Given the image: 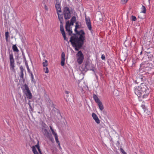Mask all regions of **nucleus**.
<instances>
[{
    "label": "nucleus",
    "instance_id": "nucleus-27",
    "mask_svg": "<svg viewBox=\"0 0 154 154\" xmlns=\"http://www.w3.org/2000/svg\"><path fill=\"white\" fill-rule=\"evenodd\" d=\"M82 82L81 81H79V83L78 84L79 86V87L81 88H82L83 87V86H82Z\"/></svg>",
    "mask_w": 154,
    "mask_h": 154
},
{
    "label": "nucleus",
    "instance_id": "nucleus-2",
    "mask_svg": "<svg viewBox=\"0 0 154 154\" xmlns=\"http://www.w3.org/2000/svg\"><path fill=\"white\" fill-rule=\"evenodd\" d=\"M141 96L143 98H146L149 95V91L147 86L144 83H142L140 85Z\"/></svg>",
    "mask_w": 154,
    "mask_h": 154
},
{
    "label": "nucleus",
    "instance_id": "nucleus-1",
    "mask_svg": "<svg viewBox=\"0 0 154 154\" xmlns=\"http://www.w3.org/2000/svg\"><path fill=\"white\" fill-rule=\"evenodd\" d=\"M76 25L74 31L77 34H74L70 38V42H71L72 46L75 48V51H78L82 47L85 39V32L81 30L78 31L77 29L81 28L82 27L81 23L78 22L75 23Z\"/></svg>",
    "mask_w": 154,
    "mask_h": 154
},
{
    "label": "nucleus",
    "instance_id": "nucleus-22",
    "mask_svg": "<svg viewBox=\"0 0 154 154\" xmlns=\"http://www.w3.org/2000/svg\"><path fill=\"white\" fill-rule=\"evenodd\" d=\"M47 137L49 138V139L51 141V142H52V143L54 142V140L51 134L49 135Z\"/></svg>",
    "mask_w": 154,
    "mask_h": 154
},
{
    "label": "nucleus",
    "instance_id": "nucleus-21",
    "mask_svg": "<svg viewBox=\"0 0 154 154\" xmlns=\"http://www.w3.org/2000/svg\"><path fill=\"white\" fill-rule=\"evenodd\" d=\"M141 12L143 13H144V14L146 13V9L145 7L144 6L142 5V6L141 8Z\"/></svg>",
    "mask_w": 154,
    "mask_h": 154
},
{
    "label": "nucleus",
    "instance_id": "nucleus-37",
    "mask_svg": "<svg viewBox=\"0 0 154 154\" xmlns=\"http://www.w3.org/2000/svg\"><path fill=\"white\" fill-rule=\"evenodd\" d=\"M58 143V146H60V142H59V143Z\"/></svg>",
    "mask_w": 154,
    "mask_h": 154
},
{
    "label": "nucleus",
    "instance_id": "nucleus-19",
    "mask_svg": "<svg viewBox=\"0 0 154 154\" xmlns=\"http://www.w3.org/2000/svg\"><path fill=\"white\" fill-rule=\"evenodd\" d=\"M12 49L14 52H18L19 51L16 45H14L12 46Z\"/></svg>",
    "mask_w": 154,
    "mask_h": 154
},
{
    "label": "nucleus",
    "instance_id": "nucleus-7",
    "mask_svg": "<svg viewBox=\"0 0 154 154\" xmlns=\"http://www.w3.org/2000/svg\"><path fill=\"white\" fill-rule=\"evenodd\" d=\"M63 15L64 18L66 20L70 19L71 17V13L69 8L68 7H65L63 9Z\"/></svg>",
    "mask_w": 154,
    "mask_h": 154
},
{
    "label": "nucleus",
    "instance_id": "nucleus-40",
    "mask_svg": "<svg viewBox=\"0 0 154 154\" xmlns=\"http://www.w3.org/2000/svg\"><path fill=\"white\" fill-rule=\"evenodd\" d=\"M83 83L84 84H85V83L84 82H83Z\"/></svg>",
    "mask_w": 154,
    "mask_h": 154
},
{
    "label": "nucleus",
    "instance_id": "nucleus-23",
    "mask_svg": "<svg viewBox=\"0 0 154 154\" xmlns=\"http://www.w3.org/2000/svg\"><path fill=\"white\" fill-rule=\"evenodd\" d=\"M30 76L31 78L32 81L35 84V80L34 79L33 75L32 73H31L30 74Z\"/></svg>",
    "mask_w": 154,
    "mask_h": 154
},
{
    "label": "nucleus",
    "instance_id": "nucleus-34",
    "mask_svg": "<svg viewBox=\"0 0 154 154\" xmlns=\"http://www.w3.org/2000/svg\"><path fill=\"white\" fill-rule=\"evenodd\" d=\"M44 8L45 9L46 11H48V7L47 6H46L45 5L44 6Z\"/></svg>",
    "mask_w": 154,
    "mask_h": 154
},
{
    "label": "nucleus",
    "instance_id": "nucleus-29",
    "mask_svg": "<svg viewBox=\"0 0 154 154\" xmlns=\"http://www.w3.org/2000/svg\"><path fill=\"white\" fill-rule=\"evenodd\" d=\"M120 150L121 152L123 154H127L122 148H121Z\"/></svg>",
    "mask_w": 154,
    "mask_h": 154
},
{
    "label": "nucleus",
    "instance_id": "nucleus-11",
    "mask_svg": "<svg viewBox=\"0 0 154 154\" xmlns=\"http://www.w3.org/2000/svg\"><path fill=\"white\" fill-rule=\"evenodd\" d=\"M50 128L52 132V134L55 137L56 142L57 143H59L60 141L58 140V137L57 134L54 131L52 126H50Z\"/></svg>",
    "mask_w": 154,
    "mask_h": 154
},
{
    "label": "nucleus",
    "instance_id": "nucleus-14",
    "mask_svg": "<svg viewBox=\"0 0 154 154\" xmlns=\"http://www.w3.org/2000/svg\"><path fill=\"white\" fill-rule=\"evenodd\" d=\"M92 116L95 122L97 124H99L100 122V120L98 118L97 116L94 113L92 114Z\"/></svg>",
    "mask_w": 154,
    "mask_h": 154
},
{
    "label": "nucleus",
    "instance_id": "nucleus-30",
    "mask_svg": "<svg viewBox=\"0 0 154 154\" xmlns=\"http://www.w3.org/2000/svg\"><path fill=\"white\" fill-rule=\"evenodd\" d=\"M128 0H122L121 2L122 4H125L127 2Z\"/></svg>",
    "mask_w": 154,
    "mask_h": 154
},
{
    "label": "nucleus",
    "instance_id": "nucleus-28",
    "mask_svg": "<svg viewBox=\"0 0 154 154\" xmlns=\"http://www.w3.org/2000/svg\"><path fill=\"white\" fill-rule=\"evenodd\" d=\"M131 20L132 21H135L137 20V18L136 17L134 16H131Z\"/></svg>",
    "mask_w": 154,
    "mask_h": 154
},
{
    "label": "nucleus",
    "instance_id": "nucleus-17",
    "mask_svg": "<svg viewBox=\"0 0 154 154\" xmlns=\"http://www.w3.org/2000/svg\"><path fill=\"white\" fill-rule=\"evenodd\" d=\"M76 21V17L75 16H73L71 19L70 22H69V26L73 25L74 23Z\"/></svg>",
    "mask_w": 154,
    "mask_h": 154
},
{
    "label": "nucleus",
    "instance_id": "nucleus-20",
    "mask_svg": "<svg viewBox=\"0 0 154 154\" xmlns=\"http://www.w3.org/2000/svg\"><path fill=\"white\" fill-rule=\"evenodd\" d=\"M43 133L44 134V135L47 137L50 134H49L48 132L46 129L43 130Z\"/></svg>",
    "mask_w": 154,
    "mask_h": 154
},
{
    "label": "nucleus",
    "instance_id": "nucleus-16",
    "mask_svg": "<svg viewBox=\"0 0 154 154\" xmlns=\"http://www.w3.org/2000/svg\"><path fill=\"white\" fill-rule=\"evenodd\" d=\"M55 7L57 13L59 12H61V10L60 8V4H56L55 5Z\"/></svg>",
    "mask_w": 154,
    "mask_h": 154
},
{
    "label": "nucleus",
    "instance_id": "nucleus-31",
    "mask_svg": "<svg viewBox=\"0 0 154 154\" xmlns=\"http://www.w3.org/2000/svg\"><path fill=\"white\" fill-rule=\"evenodd\" d=\"M20 77L21 78H23V72H20Z\"/></svg>",
    "mask_w": 154,
    "mask_h": 154
},
{
    "label": "nucleus",
    "instance_id": "nucleus-8",
    "mask_svg": "<svg viewBox=\"0 0 154 154\" xmlns=\"http://www.w3.org/2000/svg\"><path fill=\"white\" fill-rule=\"evenodd\" d=\"M24 87L26 91L25 94L27 97L29 99L32 98V95L31 93L30 92L28 86L26 84H25L24 85Z\"/></svg>",
    "mask_w": 154,
    "mask_h": 154
},
{
    "label": "nucleus",
    "instance_id": "nucleus-13",
    "mask_svg": "<svg viewBox=\"0 0 154 154\" xmlns=\"http://www.w3.org/2000/svg\"><path fill=\"white\" fill-rule=\"evenodd\" d=\"M60 30L64 40L66 41H68L67 38L66 37L65 33L64 31V29L63 26H62V24H60Z\"/></svg>",
    "mask_w": 154,
    "mask_h": 154
},
{
    "label": "nucleus",
    "instance_id": "nucleus-9",
    "mask_svg": "<svg viewBox=\"0 0 154 154\" xmlns=\"http://www.w3.org/2000/svg\"><path fill=\"white\" fill-rule=\"evenodd\" d=\"M69 22L68 21L66 23L65 28L67 32L70 35H71L72 33V31L71 28L69 26Z\"/></svg>",
    "mask_w": 154,
    "mask_h": 154
},
{
    "label": "nucleus",
    "instance_id": "nucleus-24",
    "mask_svg": "<svg viewBox=\"0 0 154 154\" xmlns=\"http://www.w3.org/2000/svg\"><path fill=\"white\" fill-rule=\"evenodd\" d=\"M42 65L44 67H46L48 65V61L47 60H45L44 62L42 63Z\"/></svg>",
    "mask_w": 154,
    "mask_h": 154
},
{
    "label": "nucleus",
    "instance_id": "nucleus-4",
    "mask_svg": "<svg viewBox=\"0 0 154 154\" xmlns=\"http://www.w3.org/2000/svg\"><path fill=\"white\" fill-rule=\"evenodd\" d=\"M9 58L10 60V69L12 71L15 72V71L14 69V58L13 55L12 53L10 54Z\"/></svg>",
    "mask_w": 154,
    "mask_h": 154
},
{
    "label": "nucleus",
    "instance_id": "nucleus-12",
    "mask_svg": "<svg viewBox=\"0 0 154 154\" xmlns=\"http://www.w3.org/2000/svg\"><path fill=\"white\" fill-rule=\"evenodd\" d=\"M85 21L87 26L88 29L91 31H92L90 19L89 18H85Z\"/></svg>",
    "mask_w": 154,
    "mask_h": 154
},
{
    "label": "nucleus",
    "instance_id": "nucleus-3",
    "mask_svg": "<svg viewBox=\"0 0 154 154\" xmlns=\"http://www.w3.org/2000/svg\"><path fill=\"white\" fill-rule=\"evenodd\" d=\"M76 61L79 64H81L84 59V56L81 51H79L76 55Z\"/></svg>",
    "mask_w": 154,
    "mask_h": 154
},
{
    "label": "nucleus",
    "instance_id": "nucleus-35",
    "mask_svg": "<svg viewBox=\"0 0 154 154\" xmlns=\"http://www.w3.org/2000/svg\"><path fill=\"white\" fill-rule=\"evenodd\" d=\"M141 107L143 109H146L145 106L143 105H142Z\"/></svg>",
    "mask_w": 154,
    "mask_h": 154
},
{
    "label": "nucleus",
    "instance_id": "nucleus-33",
    "mask_svg": "<svg viewBox=\"0 0 154 154\" xmlns=\"http://www.w3.org/2000/svg\"><path fill=\"white\" fill-rule=\"evenodd\" d=\"M101 58V59L103 60H105V56L104 54L102 55Z\"/></svg>",
    "mask_w": 154,
    "mask_h": 154
},
{
    "label": "nucleus",
    "instance_id": "nucleus-25",
    "mask_svg": "<svg viewBox=\"0 0 154 154\" xmlns=\"http://www.w3.org/2000/svg\"><path fill=\"white\" fill-rule=\"evenodd\" d=\"M9 33L8 32H5V39L7 41H8V39L9 37Z\"/></svg>",
    "mask_w": 154,
    "mask_h": 154
},
{
    "label": "nucleus",
    "instance_id": "nucleus-36",
    "mask_svg": "<svg viewBox=\"0 0 154 154\" xmlns=\"http://www.w3.org/2000/svg\"><path fill=\"white\" fill-rule=\"evenodd\" d=\"M65 92V93L67 94H68L69 93V92L68 91H66Z\"/></svg>",
    "mask_w": 154,
    "mask_h": 154
},
{
    "label": "nucleus",
    "instance_id": "nucleus-32",
    "mask_svg": "<svg viewBox=\"0 0 154 154\" xmlns=\"http://www.w3.org/2000/svg\"><path fill=\"white\" fill-rule=\"evenodd\" d=\"M20 72H23L24 69H23V68L22 66H21L20 67Z\"/></svg>",
    "mask_w": 154,
    "mask_h": 154
},
{
    "label": "nucleus",
    "instance_id": "nucleus-5",
    "mask_svg": "<svg viewBox=\"0 0 154 154\" xmlns=\"http://www.w3.org/2000/svg\"><path fill=\"white\" fill-rule=\"evenodd\" d=\"M31 148L32 151L34 154H42L40 146L39 145V142L38 141L37 144L35 146H33Z\"/></svg>",
    "mask_w": 154,
    "mask_h": 154
},
{
    "label": "nucleus",
    "instance_id": "nucleus-15",
    "mask_svg": "<svg viewBox=\"0 0 154 154\" xmlns=\"http://www.w3.org/2000/svg\"><path fill=\"white\" fill-rule=\"evenodd\" d=\"M65 60V53L64 52H63L61 54V65L62 66H63L64 65Z\"/></svg>",
    "mask_w": 154,
    "mask_h": 154
},
{
    "label": "nucleus",
    "instance_id": "nucleus-39",
    "mask_svg": "<svg viewBox=\"0 0 154 154\" xmlns=\"http://www.w3.org/2000/svg\"><path fill=\"white\" fill-rule=\"evenodd\" d=\"M27 68L28 70V69H29V67L28 66L27 67Z\"/></svg>",
    "mask_w": 154,
    "mask_h": 154
},
{
    "label": "nucleus",
    "instance_id": "nucleus-10",
    "mask_svg": "<svg viewBox=\"0 0 154 154\" xmlns=\"http://www.w3.org/2000/svg\"><path fill=\"white\" fill-rule=\"evenodd\" d=\"M140 89V86L135 87L134 93L139 97L141 96Z\"/></svg>",
    "mask_w": 154,
    "mask_h": 154
},
{
    "label": "nucleus",
    "instance_id": "nucleus-38",
    "mask_svg": "<svg viewBox=\"0 0 154 154\" xmlns=\"http://www.w3.org/2000/svg\"><path fill=\"white\" fill-rule=\"evenodd\" d=\"M59 146V149H62V148L60 146H60Z\"/></svg>",
    "mask_w": 154,
    "mask_h": 154
},
{
    "label": "nucleus",
    "instance_id": "nucleus-26",
    "mask_svg": "<svg viewBox=\"0 0 154 154\" xmlns=\"http://www.w3.org/2000/svg\"><path fill=\"white\" fill-rule=\"evenodd\" d=\"M43 70L46 73H47L49 72L48 69L47 67H45L44 68Z\"/></svg>",
    "mask_w": 154,
    "mask_h": 154
},
{
    "label": "nucleus",
    "instance_id": "nucleus-18",
    "mask_svg": "<svg viewBox=\"0 0 154 154\" xmlns=\"http://www.w3.org/2000/svg\"><path fill=\"white\" fill-rule=\"evenodd\" d=\"M58 15V18L60 21V24H62V23L63 21V16L62 14H60L59 13H57Z\"/></svg>",
    "mask_w": 154,
    "mask_h": 154
},
{
    "label": "nucleus",
    "instance_id": "nucleus-6",
    "mask_svg": "<svg viewBox=\"0 0 154 154\" xmlns=\"http://www.w3.org/2000/svg\"><path fill=\"white\" fill-rule=\"evenodd\" d=\"M93 98L95 102L97 104L100 109L101 111H102L104 109L103 106L98 97L96 94H94L93 95Z\"/></svg>",
    "mask_w": 154,
    "mask_h": 154
}]
</instances>
